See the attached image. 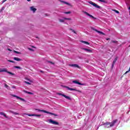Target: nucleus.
I'll list each match as a JSON object with an SVG mask.
<instances>
[{
    "mask_svg": "<svg viewBox=\"0 0 130 130\" xmlns=\"http://www.w3.org/2000/svg\"><path fill=\"white\" fill-rule=\"evenodd\" d=\"M118 41H113V40H112L110 42V43H115V44H116V43H118Z\"/></svg>",
    "mask_w": 130,
    "mask_h": 130,
    "instance_id": "obj_22",
    "label": "nucleus"
},
{
    "mask_svg": "<svg viewBox=\"0 0 130 130\" xmlns=\"http://www.w3.org/2000/svg\"><path fill=\"white\" fill-rule=\"evenodd\" d=\"M65 88H67V89H68V90H70V91H77L78 92H79L80 93H81L82 92V91H81V90H76V89L71 88L69 87V86H65Z\"/></svg>",
    "mask_w": 130,
    "mask_h": 130,
    "instance_id": "obj_8",
    "label": "nucleus"
},
{
    "mask_svg": "<svg viewBox=\"0 0 130 130\" xmlns=\"http://www.w3.org/2000/svg\"><path fill=\"white\" fill-rule=\"evenodd\" d=\"M57 95H59V96H62L63 97H64L66 99H68V100H72V99L71 98V97L69 96H67L66 95V94L60 93H57Z\"/></svg>",
    "mask_w": 130,
    "mask_h": 130,
    "instance_id": "obj_4",
    "label": "nucleus"
},
{
    "mask_svg": "<svg viewBox=\"0 0 130 130\" xmlns=\"http://www.w3.org/2000/svg\"><path fill=\"white\" fill-rule=\"evenodd\" d=\"M59 21L61 23H63V22H64V20L63 19H59Z\"/></svg>",
    "mask_w": 130,
    "mask_h": 130,
    "instance_id": "obj_33",
    "label": "nucleus"
},
{
    "mask_svg": "<svg viewBox=\"0 0 130 130\" xmlns=\"http://www.w3.org/2000/svg\"><path fill=\"white\" fill-rule=\"evenodd\" d=\"M128 72H129V71H126V72L125 73V75L126 74H127V73H128Z\"/></svg>",
    "mask_w": 130,
    "mask_h": 130,
    "instance_id": "obj_43",
    "label": "nucleus"
},
{
    "mask_svg": "<svg viewBox=\"0 0 130 130\" xmlns=\"http://www.w3.org/2000/svg\"><path fill=\"white\" fill-rule=\"evenodd\" d=\"M5 88H7V89H8V88H9V85H8V84H5Z\"/></svg>",
    "mask_w": 130,
    "mask_h": 130,
    "instance_id": "obj_34",
    "label": "nucleus"
},
{
    "mask_svg": "<svg viewBox=\"0 0 130 130\" xmlns=\"http://www.w3.org/2000/svg\"><path fill=\"white\" fill-rule=\"evenodd\" d=\"M28 50H30L31 51H34V50H33L32 49H31L30 48H28Z\"/></svg>",
    "mask_w": 130,
    "mask_h": 130,
    "instance_id": "obj_38",
    "label": "nucleus"
},
{
    "mask_svg": "<svg viewBox=\"0 0 130 130\" xmlns=\"http://www.w3.org/2000/svg\"><path fill=\"white\" fill-rule=\"evenodd\" d=\"M14 60H16V61H22V59L19 58V57H15L14 58Z\"/></svg>",
    "mask_w": 130,
    "mask_h": 130,
    "instance_id": "obj_18",
    "label": "nucleus"
},
{
    "mask_svg": "<svg viewBox=\"0 0 130 130\" xmlns=\"http://www.w3.org/2000/svg\"><path fill=\"white\" fill-rule=\"evenodd\" d=\"M54 116H58V115H57V114H54V115H53Z\"/></svg>",
    "mask_w": 130,
    "mask_h": 130,
    "instance_id": "obj_41",
    "label": "nucleus"
},
{
    "mask_svg": "<svg viewBox=\"0 0 130 130\" xmlns=\"http://www.w3.org/2000/svg\"><path fill=\"white\" fill-rule=\"evenodd\" d=\"M69 30H70V31H72V32H73V33H74L75 34H77V32H76V31L72 28H70Z\"/></svg>",
    "mask_w": 130,
    "mask_h": 130,
    "instance_id": "obj_24",
    "label": "nucleus"
},
{
    "mask_svg": "<svg viewBox=\"0 0 130 130\" xmlns=\"http://www.w3.org/2000/svg\"><path fill=\"white\" fill-rule=\"evenodd\" d=\"M12 88L13 89H16V86H13Z\"/></svg>",
    "mask_w": 130,
    "mask_h": 130,
    "instance_id": "obj_40",
    "label": "nucleus"
},
{
    "mask_svg": "<svg viewBox=\"0 0 130 130\" xmlns=\"http://www.w3.org/2000/svg\"><path fill=\"white\" fill-rule=\"evenodd\" d=\"M40 72L41 73H44L43 71H41Z\"/></svg>",
    "mask_w": 130,
    "mask_h": 130,
    "instance_id": "obj_47",
    "label": "nucleus"
},
{
    "mask_svg": "<svg viewBox=\"0 0 130 130\" xmlns=\"http://www.w3.org/2000/svg\"><path fill=\"white\" fill-rule=\"evenodd\" d=\"M48 62L51 63V64H54V62L50 61H48Z\"/></svg>",
    "mask_w": 130,
    "mask_h": 130,
    "instance_id": "obj_37",
    "label": "nucleus"
},
{
    "mask_svg": "<svg viewBox=\"0 0 130 130\" xmlns=\"http://www.w3.org/2000/svg\"><path fill=\"white\" fill-rule=\"evenodd\" d=\"M5 2H7V0H4L3 3H5Z\"/></svg>",
    "mask_w": 130,
    "mask_h": 130,
    "instance_id": "obj_45",
    "label": "nucleus"
},
{
    "mask_svg": "<svg viewBox=\"0 0 130 130\" xmlns=\"http://www.w3.org/2000/svg\"><path fill=\"white\" fill-rule=\"evenodd\" d=\"M83 13H84V14H85V15H86L87 16H88V17H90V18H92V19H94V20H96L95 17L93 16L92 15L89 14L88 12H87L86 11H83Z\"/></svg>",
    "mask_w": 130,
    "mask_h": 130,
    "instance_id": "obj_6",
    "label": "nucleus"
},
{
    "mask_svg": "<svg viewBox=\"0 0 130 130\" xmlns=\"http://www.w3.org/2000/svg\"><path fill=\"white\" fill-rule=\"evenodd\" d=\"M71 11H68V12H64V14H71Z\"/></svg>",
    "mask_w": 130,
    "mask_h": 130,
    "instance_id": "obj_30",
    "label": "nucleus"
},
{
    "mask_svg": "<svg viewBox=\"0 0 130 130\" xmlns=\"http://www.w3.org/2000/svg\"><path fill=\"white\" fill-rule=\"evenodd\" d=\"M23 114L28 115V116H38V117H40V116H41V115L40 114H27L26 113H24Z\"/></svg>",
    "mask_w": 130,
    "mask_h": 130,
    "instance_id": "obj_7",
    "label": "nucleus"
},
{
    "mask_svg": "<svg viewBox=\"0 0 130 130\" xmlns=\"http://www.w3.org/2000/svg\"><path fill=\"white\" fill-rule=\"evenodd\" d=\"M114 12H115V13H116L117 14H119V11H117V10H114Z\"/></svg>",
    "mask_w": 130,
    "mask_h": 130,
    "instance_id": "obj_36",
    "label": "nucleus"
},
{
    "mask_svg": "<svg viewBox=\"0 0 130 130\" xmlns=\"http://www.w3.org/2000/svg\"><path fill=\"white\" fill-rule=\"evenodd\" d=\"M8 73V70L6 69H0V73Z\"/></svg>",
    "mask_w": 130,
    "mask_h": 130,
    "instance_id": "obj_16",
    "label": "nucleus"
},
{
    "mask_svg": "<svg viewBox=\"0 0 130 130\" xmlns=\"http://www.w3.org/2000/svg\"><path fill=\"white\" fill-rule=\"evenodd\" d=\"M99 1L101 3H104V4H107V1H104V0H99Z\"/></svg>",
    "mask_w": 130,
    "mask_h": 130,
    "instance_id": "obj_23",
    "label": "nucleus"
},
{
    "mask_svg": "<svg viewBox=\"0 0 130 130\" xmlns=\"http://www.w3.org/2000/svg\"><path fill=\"white\" fill-rule=\"evenodd\" d=\"M114 66V64H113V63L112 64V67L113 68Z\"/></svg>",
    "mask_w": 130,
    "mask_h": 130,
    "instance_id": "obj_44",
    "label": "nucleus"
},
{
    "mask_svg": "<svg viewBox=\"0 0 130 130\" xmlns=\"http://www.w3.org/2000/svg\"><path fill=\"white\" fill-rule=\"evenodd\" d=\"M81 42H82V43H84V44H86L87 45H90V43H89V42H88L81 41Z\"/></svg>",
    "mask_w": 130,
    "mask_h": 130,
    "instance_id": "obj_21",
    "label": "nucleus"
},
{
    "mask_svg": "<svg viewBox=\"0 0 130 130\" xmlns=\"http://www.w3.org/2000/svg\"><path fill=\"white\" fill-rule=\"evenodd\" d=\"M8 61L9 62H12L13 63H15V61L13 60H8Z\"/></svg>",
    "mask_w": 130,
    "mask_h": 130,
    "instance_id": "obj_31",
    "label": "nucleus"
},
{
    "mask_svg": "<svg viewBox=\"0 0 130 130\" xmlns=\"http://www.w3.org/2000/svg\"><path fill=\"white\" fill-rule=\"evenodd\" d=\"M24 83H25V84H27V85H31V83L28 81H24Z\"/></svg>",
    "mask_w": 130,
    "mask_h": 130,
    "instance_id": "obj_32",
    "label": "nucleus"
},
{
    "mask_svg": "<svg viewBox=\"0 0 130 130\" xmlns=\"http://www.w3.org/2000/svg\"><path fill=\"white\" fill-rule=\"evenodd\" d=\"M49 122L50 123H52V124H55V125H58V124H59V123H58V122H57L56 121H54L52 119H49Z\"/></svg>",
    "mask_w": 130,
    "mask_h": 130,
    "instance_id": "obj_5",
    "label": "nucleus"
},
{
    "mask_svg": "<svg viewBox=\"0 0 130 130\" xmlns=\"http://www.w3.org/2000/svg\"><path fill=\"white\" fill-rule=\"evenodd\" d=\"M60 3H63V4H65V5H68V6H69V7H71V8L73 7V5L68 2H66V1L60 0Z\"/></svg>",
    "mask_w": 130,
    "mask_h": 130,
    "instance_id": "obj_10",
    "label": "nucleus"
},
{
    "mask_svg": "<svg viewBox=\"0 0 130 130\" xmlns=\"http://www.w3.org/2000/svg\"><path fill=\"white\" fill-rule=\"evenodd\" d=\"M7 73L9 74L10 75H12V76H15V74L11 72L7 71Z\"/></svg>",
    "mask_w": 130,
    "mask_h": 130,
    "instance_id": "obj_26",
    "label": "nucleus"
},
{
    "mask_svg": "<svg viewBox=\"0 0 130 130\" xmlns=\"http://www.w3.org/2000/svg\"><path fill=\"white\" fill-rule=\"evenodd\" d=\"M13 113H14V114H15V115H19V113H16V112H14Z\"/></svg>",
    "mask_w": 130,
    "mask_h": 130,
    "instance_id": "obj_39",
    "label": "nucleus"
},
{
    "mask_svg": "<svg viewBox=\"0 0 130 130\" xmlns=\"http://www.w3.org/2000/svg\"><path fill=\"white\" fill-rule=\"evenodd\" d=\"M0 114H1V115H3V116L6 117V118H8V117L7 116V115H6V114H5V113H4V112H0Z\"/></svg>",
    "mask_w": 130,
    "mask_h": 130,
    "instance_id": "obj_20",
    "label": "nucleus"
},
{
    "mask_svg": "<svg viewBox=\"0 0 130 130\" xmlns=\"http://www.w3.org/2000/svg\"><path fill=\"white\" fill-rule=\"evenodd\" d=\"M4 10H5L4 7H2V9H1V10H0L1 13H2V12Z\"/></svg>",
    "mask_w": 130,
    "mask_h": 130,
    "instance_id": "obj_29",
    "label": "nucleus"
},
{
    "mask_svg": "<svg viewBox=\"0 0 130 130\" xmlns=\"http://www.w3.org/2000/svg\"><path fill=\"white\" fill-rule=\"evenodd\" d=\"M14 69H19V70H22V68L19 66H14Z\"/></svg>",
    "mask_w": 130,
    "mask_h": 130,
    "instance_id": "obj_25",
    "label": "nucleus"
},
{
    "mask_svg": "<svg viewBox=\"0 0 130 130\" xmlns=\"http://www.w3.org/2000/svg\"><path fill=\"white\" fill-rule=\"evenodd\" d=\"M14 52L15 53H17V54H20L21 53L20 52L17 51H14Z\"/></svg>",
    "mask_w": 130,
    "mask_h": 130,
    "instance_id": "obj_35",
    "label": "nucleus"
},
{
    "mask_svg": "<svg viewBox=\"0 0 130 130\" xmlns=\"http://www.w3.org/2000/svg\"><path fill=\"white\" fill-rule=\"evenodd\" d=\"M89 4H90L92 6H93V7H94L95 8H96V9H101V6H99V5H98L97 4H96V3L90 1L89 2Z\"/></svg>",
    "mask_w": 130,
    "mask_h": 130,
    "instance_id": "obj_3",
    "label": "nucleus"
},
{
    "mask_svg": "<svg viewBox=\"0 0 130 130\" xmlns=\"http://www.w3.org/2000/svg\"><path fill=\"white\" fill-rule=\"evenodd\" d=\"M117 121H118V120L116 119L113 120L111 122H106L104 123V125H106L108 128H109V127H112L113 126H114V125H115V123H116Z\"/></svg>",
    "mask_w": 130,
    "mask_h": 130,
    "instance_id": "obj_1",
    "label": "nucleus"
},
{
    "mask_svg": "<svg viewBox=\"0 0 130 130\" xmlns=\"http://www.w3.org/2000/svg\"><path fill=\"white\" fill-rule=\"evenodd\" d=\"M13 97H16L17 99H20V100H21V101H23L24 102H25L24 99L22 98H20L19 96H18L17 95H13Z\"/></svg>",
    "mask_w": 130,
    "mask_h": 130,
    "instance_id": "obj_15",
    "label": "nucleus"
},
{
    "mask_svg": "<svg viewBox=\"0 0 130 130\" xmlns=\"http://www.w3.org/2000/svg\"><path fill=\"white\" fill-rule=\"evenodd\" d=\"M8 50H9V51H12V50H11V49L9 48L8 49Z\"/></svg>",
    "mask_w": 130,
    "mask_h": 130,
    "instance_id": "obj_42",
    "label": "nucleus"
},
{
    "mask_svg": "<svg viewBox=\"0 0 130 130\" xmlns=\"http://www.w3.org/2000/svg\"><path fill=\"white\" fill-rule=\"evenodd\" d=\"M27 2H30L31 1V0H27Z\"/></svg>",
    "mask_w": 130,
    "mask_h": 130,
    "instance_id": "obj_48",
    "label": "nucleus"
},
{
    "mask_svg": "<svg viewBox=\"0 0 130 130\" xmlns=\"http://www.w3.org/2000/svg\"><path fill=\"white\" fill-rule=\"evenodd\" d=\"M82 49H83V50H85V51H86L87 52H89V53H91L92 52V50H91V49H88L84 48H83Z\"/></svg>",
    "mask_w": 130,
    "mask_h": 130,
    "instance_id": "obj_14",
    "label": "nucleus"
},
{
    "mask_svg": "<svg viewBox=\"0 0 130 130\" xmlns=\"http://www.w3.org/2000/svg\"><path fill=\"white\" fill-rule=\"evenodd\" d=\"M23 92H24V93H26L27 94H29L30 95H33V93L30 92V91H27L26 90H23Z\"/></svg>",
    "mask_w": 130,
    "mask_h": 130,
    "instance_id": "obj_19",
    "label": "nucleus"
},
{
    "mask_svg": "<svg viewBox=\"0 0 130 130\" xmlns=\"http://www.w3.org/2000/svg\"><path fill=\"white\" fill-rule=\"evenodd\" d=\"M106 40H110V39H109V38L106 39Z\"/></svg>",
    "mask_w": 130,
    "mask_h": 130,
    "instance_id": "obj_46",
    "label": "nucleus"
},
{
    "mask_svg": "<svg viewBox=\"0 0 130 130\" xmlns=\"http://www.w3.org/2000/svg\"><path fill=\"white\" fill-rule=\"evenodd\" d=\"M35 110H38V111H39L40 112H44V113H47L48 114H51V115H54V113H53L46 111L44 110H40V109H36Z\"/></svg>",
    "mask_w": 130,
    "mask_h": 130,
    "instance_id": "obj_2",
    "label": "nucleus"
},
{
    "mask_svg": "<svg viewBox=\"0 0 130 130\" xmlns=\"http://www.w3.org/2000/svg\"><path fill=\"white\" fill-rule=\"evenodd\" d=\"M70 67H73V68H77V69H80V66H79V65H78L77 64H70Z\"/></svg>",
    "mask_w": 130,
    "mask_h": 130,
    "instance_id": "obj_12",
    "label": "nucleus"
},
{
    "mask_svg": "<svg viewBox=\"0 0 130 130\" xmlns=\"http://www.w3.org/2000/svg\"><path fill=\"white\" fill-rule=\"evenodd\" d=\"M63 19L64 20H67L68 21H71V20H72V19L70 18H64Z\"/></svg>",
    "mask_w": 130,
    "mask_h": 130,
    "instance_id": "obj_28",
    "label": "nucleus"
},
{
    "mask_svg": "<svg viewBox=\"0 0 130 130\" xmlns=\"http://www.w3.org/2000/svg\"><path fill=\"white\" fill-rule=\"evenodd\" d=\"M128 10H130V7L128 8Z\"/></svg>",
    "mask_w": 130,
    "mask_h": 130,
    "instance_id": "obj_49",
    "label": "nucleus"
},
{
    "mask_svg": "<svg viewBox=\"0 0 130 130\" xmlns=\"http://www.w3.org/2000/svg\"><path fill=\"white\" fill-rule=\"evenodd\" d=\"M73 83H74V84H77L78 85H80V86H84V84L81 83L77 80L73 81Z\"/></svg>",
    "mask_w": 130,
    "mask_h": 130,
    "instance_id": "obj_11",
    "label": "nucleus"
},
{
    "mask_svg": "<svg viewBox=\"0 0 130 130\" xmlns=\"http://www.w3.org/2000/svg\"><path fill=\"white\" fill-rule=\"evenodd\" d=\"M30 10L32 11L33 13H35L36 11H37V9L34 8V7L32 6L30 7Z\"/></svg>",
    "mask_w": 130,
    "mask_h": 130,
    "instance_id": "obj_17",
    "label": "nucleus"
},
{
    "mask_svg": "<svg viewBox=\"0 0 130 130\" xmlns=\"http://www.w3.org/2000/svg\"><path fill=\"white\" fill-rule=\"evenodd\" d=\"M60 3H63V4H65V5H68V6H69V7H71V8L73 7V5L68 2H66V1L60 0Z\"/></svg>",
    "mask_w": 130,
    "mask_h": 130,
    "instance_id": "obj_9",
    "label": "nucleus"
},
{
    "mask_svg": "<svg viewBox=\"0 0 130 130\" xmlns=\"http://www.w3.org/2000/svg\"><path fill=\"white\" fill-rule=\"evenodd\" d=\"M117 60V57H116L115 58V60L113 61V64H115V62H116Z\"/></svg>",
    "mask_w": 130,
    "mask_h": 130,
    "instance_id": "obj_27",
    "label": "nucleus"
},
{
    "mask_svg": "<svg viewBox=\"0 0 130 130\" xmlns=\"http://www.w3.org/2000/svg\"><path fill=\"white\" fill-rule=\"evenodd\" d=\"M92 30H94L95 31V32H97L98 33H100V34H102L103 35H105V34H104L103 32L99 31L94 28H92Z\"/></svg>",
    "mask_w": 130,
    "mask_h": 130,
    "instance_id": "obj_13",
    "label": "nucleus"
}]
</instances>
